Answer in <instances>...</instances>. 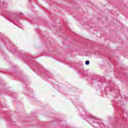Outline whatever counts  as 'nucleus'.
I'll return each mask as SVG.
<instances>
[{
  "mask_svg": "<svg viewBox=\"0 0 128 128\" xmlns=\"http://www.w3.org/2000/svg\"><path fill=\"white\" fill-rule=\"evenodd\" d=\"M42 76H44V75H42Z\"/></svg>",
  "mask_w": 128,
  "mask_h": 128,
  "instance_id": "6e6552de",
  "label": "nucleus"
},
{
  "mask_svg": "<svg viewBox=\"0 0 128 128\" xmlns=\"http://www.w3.org/2000/svg\"><path fill=\"white\" fill-rule=\"evenodd\" d=\"M78 74L83 76H88V71L84 70L82 68L78 70Z\"/></svg>",
  "mask_w": 128,
  "mask_h": 128,
  "instance_id": "7ed1b4c3",
  "label": "nucleus"
},
{
  "mask_svg": "<svg viewBox=\"0 0 128 128\" xmlns=\"http://www.w3.org/2000/svg\"><path fill=\"white\" fill-rule=\"evenodd\" d=\"M98 120V118H96V117H94L92 116V115L88 114H87L86 116H85L84 118V120H86V122H90V120Z\"/></svg>",
  "mask_w": 128,
  "mask_h": 128,
  "instance_id": "f03ea898",
  "label": "nucleus"
},
{
  "mask_svg": "<svg viewBox=\"0 0 128 128\" xmlns=\"http://www.w3.org/2000/svg\"><path fill=\"white\" fill-rule=\"evenodd\" d=\"M20 14H22V16H24V14L22 12H19Z\"/></svg>",
  "mask_w": 128,
  "mask_h": 128,
  "instance_id": "0eeeda50",
  "label": "nucleus"
},
{
  "mask_svg": "<svg viewBox=\"0 0 128 128\" xmlns=\"http://www.w3.org/2000/svg\"><path fill=\"white\" fill-rule=\"evenodd\" d=\"M27 94L28 96H30V98H34V94H32V90H30L29 91H28Z\"/></svg>",
  "mask_w": 128,
  "mask_h": 128,
  "instance_id": "20e7f679",
  "label": "nucleus"
},
{
  "mask_svg": "<svg viewBox=\"0 0 128 128\" xmlns=\"http://www.w3.org/2000/svg\"><path fill=\"white\" fill-rule=\"evenodd\" d=\"M92 126H94V128H104V124L102 123V122H93Z\"/></svg>",
  "mask_w": 128,
  "mask_h": 128,
  "instance_id": "f257e3e1",
  "label": "nucleus"
},
{
  "mask_svg": "<svg viewBox=\"0 0 128 128\" xmlns=\"http://www.w3.org/2000/svg\"><path fill=\"white\" fill-rule=\"evenodd\" d=\"M2 4L3 6H8V3L6 2H2Z\"/></svg>",
  "mask_w": 128,
  "mask_h": 128,
  "instance_id": "39448f33",
  "label": "nucleus"
},
{
  "mask_svg": "<svg viewBox=\"0 0 128 128\" xmlns=\"http://www.w3.org/2000/svg\"><path fill=\"white\" fill-rule=\"evenodd\" d=\"M85 64H86V66H88V64H90V60H86L85 62Z\"/></svg>",
  "mask_w": 128,
  "mask_h": 128,
  "instance_id": "423d86ee",
  "label": "nucleus"
}]
</instances>
